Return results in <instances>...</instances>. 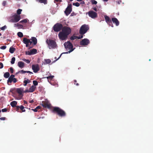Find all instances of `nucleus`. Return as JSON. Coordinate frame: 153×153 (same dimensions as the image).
<instances>
[{
  "label": "nucleus",
  "instance_id": "obj_37",
  "mask_svg": "<svg viewBox=\"0 0 153 153\" xmlns=\"http://www.w3.org/2000/svg\"><path fill=\"white\" fill-rule=\"evenodd\" d=\"M15 58L14 57H13L11 59V63L12 64H13L14 63L15 61Z\"/></svg>",
  "mask_w": 153,
  "mask_h": 153
},
{
  "label": "nucleus",
  "instance_id": "obj_10",
  "mask_svg": "<svg viewBox=\"0 0 153 153\" xmlns=\"http://www.w3.org/2000/svg\"><path fill=\"white\" fill-rule=\"evenodd\" d=\"M72 5L71 4H70L66 8L65 10V13L67 16L72 11Z\"/></svg>",
  "mask_w": 153,
  "mask_h": 153
},
{
  "label": "nucleus",
  "instance_id": "obj_28",
  "mask_svg": "<svg viewBox=\"0 0 153 153\" xmlns=\"http://www.w3.org/2000/svg\"><path fill=\"white\" fill-rule=\"evenodd\" d=\"M30 82V81L28 79L27 80H24L23 81V82L24 84L23 85L24 86H26L28 83H29Z\"/></svg>",
  "mask_w": 153,
  "mask_h": 153
},
{
  "label": "nucleus",
  "instance_id": "obj_15",
  "mask_svg": "<svg viewBox=\"0 0 153 153\" xmlns=\"http://www.w3.org/2000/svg\"><path fill=\"white\" fill-rule=\"evenodd\" d=\"M15 75L13 74L11 75L10 76L7 81V84L8 85H11V84H10V83L11 84V83L13 82V79Z\"/></svg>",
  "mask_w": 153,
  "mask_h": 153
},
{
  "label": "nucleus",
  "instance_id": "obj_23",
  "mask_svg": "<svg viewBox=\"0 0 153 153\" xmlns=\"http://www.w3.org/2000/svg\"><path fill=\"white\" fill-rule=\"evenodd\" d=\"M16 50V48L11 47L9 49V52L11 53H13Z\"/></svg>",
  "mask_w": 153,
  "mask_h": 153
},
{
  "label": "nucleus",
  "instance_id": "obj_47",
  "mask_svg": "<svg viewBox=\"0 0 153 153\" xmlns=\"http://www.w3.org/2000/svg\"><path fill=\"white\" fill-rule=\"evenodd\" d=\"M16 111L18 112L19 111V109H20V106H16Z\"/></svg>",
  "mask_w": 153,
  "mask_h": 153
},
{
  "label": "nucleus",
  "instance_id": "obj_31",
  "mask_svg": "<svg viewBox=\"0 0 153 153\" xmlns=\"http://www.w3.org/2000/svg\"><path fill=\"white\" fill-rule=\"evenodd\" d=\"M45 61L46 62V64H48L51 63V59H45Z\"/></svg>",
  "mask_w": 153,
  "mask_h": 153
},
{
  "label": "nucleus",
  "instance_id": "obj_4",
  "mask_svg": "<svg viewBox=\"0 0 153 153\" xmlns=\"http://www.w3.org/2000/svg\"><path fill=\"white\" fill-rule=\"evenodd\" d=\"M46 42L48 45V48L50 49H55L57 47L56 42L54 40L51 39H47Z\"/></svg>",
  "mask_w": 153,
  "mask_h": 153
},
{
  "label": "nucleus",
  "instance_id": "obj_45",
  "mask_svg": "<svg viewBox=\"0 0 153 153\" xmlns=\"http://www.w3.org/2000/svg\"><path fill=\"white\" fill-rule=\"evenodd\" d=\"M17 81V79L16 78H14V77L13 79V82L14 83H15Z\"/></svg>",
  "mask_w": 153,
  "mask_h": 153
},
{
  "label": "nucleus",
  "instance_id": "obj_11",
  "mask_svg": "<svg viewBox=\"0 0 153 153\" xmlns=\"http://www.w3.org/2000/svg\"><path fill=\"white\" fill-rule=\"evenodd\" d=\"M41 105L45 108H51V104L48 101H42Z\"/></svg>",
  "mask_w": 153,
  "mask_h": 153
},
{
  "label": "nucleus",
  "instance_id": "obj_25",
  "mask_svg": "<svg viewBox=\"0 0 153 153\" xmlns=\"http://www.w3.org/2000/svg\"><path fill=\"white\" fill-rule=\"evenodd\" d=\"M32 55L35 54L37 53V50L35 49H33L30 50Z\"/></svg>",
  "mask_w": 153,
  "mask_h": 153
},
{
  "label": "nucleus",
  "instance_id": "obj_60",
  "mask_svg": "<svg viewBox=\"0 0 153 153\" xmlns=\"http://www.w3.org/2000/svg\"><path fill=\"white\" fill-rule=\"evenodd\" d=\"M19 73H20V71H19L18 72H16V74L17 75V74H19Z\"/></svg>",
  "mask_w": 153,
  "mask_h": 153
},
{
  "label": "nucleus",
  "instance_id": "obj_35",
  "mask_svg": "<svg viewBox=\"0 0 153 153\" xmlns=\"http://www.w3.org/2000/svg\"><path fill=\"white\" fill-rule=\"evenodd\" d=\"M54 77V76L52 75H50L49 76L46 77L47 78L48 80H52Z\"/></svg>",
  "mask_w": 153,
  "mask_h": 153
},
{
  "label": "nucleus",
  "instance_id": "obj_64",
  "mask_svg": "<svg viewBox=\"0 0 153 153\" xmlns=\"http://www.w3.org/2000/svg\"><path fill=\"white\" fill-rule=\"evenodd\" d=\"M70 0V1H72L73 0Z\"/></svg>",
  "mask_w": 153,
  "mask_h": 153
},
{
  "label": "nucleus",
  "instance_id": "obj_9",
  "mask_svg": "<svg viewBox=\"0 0 153 153\" xmlns=\"http://www.w3.org/2000/svg\"><path fill=\"white\" fill-rule=\"evenodd\" d=\"M89 16L92 19H95L97 17V13L92 10H91L88 13Z\"/></svg>",
  "mask_w": 153,
  "mask_h": 153
},
{
  "label": "nucleus",
  "instance_id": "obj_52",
  "mask_svg": "<svg viewBox=\"0 0 153 153\" xmlns=\"http://www.w3.org/2000/svg\"><path fill=\"white\" fill-rule=\"evenodd\" d=\"M0 119L1 120H5L6 119V118L5 117H2L0 118Z\"/></svg>",
  "mask_w": 153,
  "mask_h": 153
},
{
  "label": "nucleus",
  "instance_id": "obj_20",
  "mask_svg": "<svg viewBox=\"0 0 153 153\" xmlns=\"http://www.w3.org/2000/svg\"><path fill=\"white\" fill-rule=\"evenodd\" d=\"M36 87L34 85H32L29 89L30 92H32L34 91Z\"/></svg>",
  "mask_w": 153,
  "mask_h": 153
},
{
  "label": "nucleus",
  "instance_id": "obj_30",
  "mask_svg": "<svg viewBox=\"0 0 153 153\" xmlns=\"http://www.w3.org/2000/svg\"><path fill=\"white\" fill-rule=\"evenodd\" d=\"M17 35L20 38L22 37L23 36L22 33L20 32L17 33Z\"/></svg>",
  "mask_w": 153,
  "mask_h": 153
},
{
  "label": "nucleus",
  "instance_id": "obj_24",
  "mask_svg": "<svg viewBox=\"0 0 153 153\" xmlns=\"http://www.w3.org/2000/svg\"><path fill=\"white\" fill-rule=\"evenodd\" d=\"M41 108H42L41 107L39 106H37L35 109H32L31 110L34 111V112H37L38 111V109H41Z\"/></svg>",
  "mask_w": 153,
  "mask_h": 153
},
{
  "label": "nucleus",
  "instance_id": "obj_13",
  "mask_svg": "<svg viewBox=\"0 0 153 153\" xmlns=\"http://www.w3.org/2000/svg\"><path fill=\"white\" fill-rule=\"evenodd\" d=\"M23 43L26 45V47H29V43L30 45L32 43V42H31L30 39H27L26 38H23Z\"/></svg>",
  "mask_w": 153,
  "mask_h": 153
},
{
  "label": "nucleus",
  "instance_id": "obj_26",
  "mask_svg": "<svg viewBox=\"0 0 153 153\" xmlns=\"http://www.w3.org/2000/svg\"><path fill=\"white\" fill-rule=\"evenodd\" d=\"M25 107L22 105L20 106V109L21 110V111H20L19 112L22 113V112H24L25 111V110L24 109Z\"/></svg>",
  "mask_w": 153,
  "mask_h": 153
},
{
  "label": "nucleus",
  "instance_id": "obj_29",
  "mask_svg": "<svg viewBox=\"0 0 153 153\" xmlns=\"http://www.w3.org/2000/svg\"><path fill=\"white\" fill-rule=\"evenodd\" d=\"M39 2L41 3H43L45 4H46L47 3V1L46 0H37Z\"/></svg>",
  "mask_w": 153,
  "mask_h": 153
},
{
  "label": "nucleus",
  "instance_id": "obj_62",
  "mask_svg": "<svg viewBox=\"0 0 153 153\" xmlns=\"http://www.w3.org/2000/svg\"><path fill=\"white\" fill-rule=\"evenodd\" d=\"M1 35V33H0V36Z\"/></svg>",
  "mask_w": 153,
  "mask_h": 153
},
{
  "label": "nucleus",
  "instance_id": "obj_48",
  "mask_svg": "<svg viewBox=\"0 0 153 153\" xmlns=\"http://www.w3.org/2000/svg\"><path fill=\"white\" fill-rule=\"evenodd\" d=\"M6 4V1H4L3 2L2 4L3 6H5Z\"/></svg>",
  "mask_w": 153,
  "mask_h": 153
},
{
  "label": "nucleus",
  "instance_id": "obj_5",
  "mask_svg": "<svg viewBox=\"0 0 153 153\" xmlns=\"http://www.w3.org/2000/svg\"><path fill=\"white\" fill-rule=\"evenodd\" d=\"M20 19L21 17L20 15L15 14L9 17V22L11 23H16L19 22Z\"/></svg>",
  "mask_w": 153,
  "mask_h": 153
},
{
  "label": "nucleus",
  "instance_id": "obj_56",
  "mask_svg": "<svg viewBox=\"0 0 153 153\" xmlns=\"http://www.w3.org/2000/svg\"><path fill=\"white\" fill-rule=\"evenodd\" d=\"M83 37V36L82 35H81L80 36H79V37L78 36V38H77V39H81Z\"/></svg>",
  "mask_w": 153,
  "mask_h": 153
},
{
  "label": "nucleus",
  "instance_id": "obj_12",
  "mask_svg": "<svg viewBox=\"0 0 153 153\" xmlns=\"http://www.w3.org/2000/svg\"><path fill=\"white\" fill-rule=\"evenodd\" d=\"M104 18L107 23L109 26H111L112 27H113V25L112 23L111 20L109 17L107 15H105L104 16Z\"/></svg>",
  "mask_w": 153,
  "mask_h": 153
},
{
  "label": "nucleus",
  "instance_id": "obj_17",
  "mask_svg": "<svg viewBox=\"0 0 153 153\" xmlns=\"http://www.w3.org/2000/svg\"><path fill=\"white\" fill-rule=\"evenodd\" d=\"M30 40H31V42H32V43L33 42L34 45H35L37 43V39L36 37H32Z\"/></svg>",
  "mask_w": 153,
  "mask_h": 153
},
{
  "label": "nucleus",
  "instance_id": "obj_19",
  "mask_svg": "<svg viewBox=\"0 0 153 153\" xmlns=\"http://www.w3.org/2000/svg\"><path fill=\"white\" fill-rule=\"evenodd\" d=\"M17 93L19 94V95L21 96L22 97L23 95L22 93V90L21 88H18L16 89V90Z\"/></svg>",
  "mask_w": 153,
  "mask_h": 153
},
{
  "label": "nucleus",
  "instance_id": "obj_59",
  "mask_svg": "<svg viewBox=\"0 0 153 153\" xmlns=\"http://www.w3.org/2000/svg\"><path fill=\"white\" fill-rule=\"evenodd\" d=\"M33 102H34L33 100H31L30 101H29V102L30 103H33Z\"/></svg>",
  "mask_w": 153,
  "mask_h": 153
},
{
  "label": "nucleus",
  "instance_id": "obj_39",
  "mask_svg": "<svg viewBox=\"0 0 153 153\" xmlns=\"http://www.w3.org/2000/svg\"><path fill=\"white\" fill-rule=\"evenodd\" d=\"M33 84L34 85H33L35 86L37 85L38 84V82L36 80L33 81Z\"/></svg>",
  "mask_w": 153,
  "mask_h": 153
},
{
  "label": "nucleus",
  "instance_id": "obj_44",
  "mask_svg": "<svg viewBox=\"0 0 153 153\" xmlns=\"http://www.w3.org/2000/svg\"><path fill=\"white\" fill-rule=\"evenodd\" d=\"M6 47H7L6 46H1L0 47V48L2 50H4L6 48Z\"/></svg>",
  "mask_w": 153,
  "mask_h": 153
},
{
  "label": "nucleus",
  "instance_id": "obj_27",
  "mask_svg": "<svg viewBox=\"0 0 153 153\" xmlns=\"http://www.w3.org/2000/svg\"><path fill=\"white\" fill-rule=\"evenodd\" d=\"M10 75L9 72H6L4 74V76L5 78H7L10 77Z\"/></svg>",
  "mask_w": 153,
  "mask_h": 153
},
{
  "label": "nucleus",
  "instance_id": "obj_22",
  "mask_svg": "<svg viewBox=\"0 0 153 153\" xmlns=\"http://www.w3.org/2000/svg\"><path fill=\"white\" fill-rule=\"evenodd\" d=\"M20 73H21L22 74H25L26 73H29L30 74H33V73L32 72H31L30 71H24L23 70H22L20 71Z\"/></svg>",
  "mask_w": 153,
  "mask_h": 153
},
{
  "label": "nucleus",
  "instance_id": "obj_63",
  "mask_svg": "<svg viewBox=\"0 0 153 153\" xmlns=\"http://www.w3.org/2000/svg\"><path fill=\"white\" fill-rule=\"evenodd\" d=\"M32 48V47H30V48H29V49H30V48Z\"/></svg>",
  "mask_w": 153,
  "mask_h": 153
},
{
  "label": "nucleus",
  "instance_id": "obj_40",
  "mask_svg": "<svg viewBox=\"0 0 153 153\" xmlns=\"http://www.w3.org/2000/svg\"><path fill=\"white\" fill-rule=\"evenodd\" d=\"M74 5H75L76 7H79L80 5V4L78 2H76L75 3H74L73 4Z\"/></svg>",
  "mask_w": 153,
  "mask_h": 153
},
{
  "label": "nucleus",
  "instance_id": "obj_32",
  "mask_svg": "<svg viewBox=\"0 0 153 153\" xmlns=\"http://www.w3.org/2000/svg\"><path fill=\"white\" fill-rule=\"evenodd\" d=\"M27 22V19H25L19 22L21 23H26Z\"/></svg>",
  "mask_w": 153,
  "mask_h": 153
},
{
  "label": "nucleus",
  "instance_id": "obj_21",
  "mask_svg": "<svg viewBox=\"0 0 153 153\" xmlns=\"http://www.w3.org/2000/svg\"><path fill=\"white\" fill-rule=\"evenodd\" d=\"M10 104L12 107H15L16 106V105L17 104V102L15 101H13L11 102Z\"/></svg>",
  "mask_w": 153,
  "mask_h": 153
},
{
  "label": "nucleus",
  "instance_id": "obj_1",
  "mask_svg": "<svg viewBox=\"0 0 153 153\" xmlns=\"http://www.w3.org/2000/svg\"><path fill=\"white\" fill-rule=\"evenodd\" d=\"M71 30L70 27L67 26L63 27L62 31L59 33L58 36L60 39L65 40L71 33Z\"/></svg>",
  "mask_w": 153,
  "mask_h": 153
},
{
  "label": "nucleus",
  "instance_id": "obj_16",
  "mask_svg": "<svg viewBox=\"0 0 153 153\" xmlns=\"http://www.w3.org/2000/svg\"><path fill=\"white\" fill-rule=\"evenodd\" d=\"M111 20L116 25L118 26L119 24V22L117 19L116 18H112Z\"/></svg>",
  "mask_w": 153,
  "mask_h": 153
},
{
  "label": "nucleus",
  "instance_id": "obj_34",
  "mask_svg": "<svg viewBox=\"0 0 153 153\" xmlns=\"http://www.w3.org/2000/svg\"><path fill=\"white\" fill-rule=\"evenodd\" d=\"M78 36H73L71 37L70 38V39L72 40H74L75 39H77Z\"/></svg>",
  "mask_w": 153,
  "mask_h": 153
},
{
  "label": "nucleus",
  "instance_id": "obj_33",
  "mask_svg": "<svg viewBox=\"0 0 153 153\" xmlns=\"http://www.w3.org/2000/svg\"><path fill=\"white\" fill-rule=\"evenodd\" d=\"M14 25L16 27H19L20 28H22L23 27V26L22 25H21L19 23L15 24Z\"/></svg>",
  "mask_w": 153,
  "mask_h": 153
},
{
  "label": "nucleus",
  "instance_id": "obj_54",
  "mask_svg": "<svg viewBox=\"0 0 153 153\" xmlns=\"http://www.w3.org/2000/svg\"><path fill=\"white\" fill-rule=\"evenodd\" d=\"M59 1L61 2L62 0H54V2L55 3V2H58Z\"/></svg>",
  "mask_w": 153,
  "mask_h": 153
},
{
  "label": "nucleus",
  "instance_id": "obj_46",
  "mask_svg": "<svg viewBox=\"0 0 153 153\" xmlns=\"http://www.w3.org/2000/svg\"><path fill=\"white\" fill-rule=\"evenodd\" d=\"M1 111L2 112H6L7 111V109L6 108H4L1 110Z\"/></svg>",
  "mask_w": 153,
  "mask_h": 153
},
{
  "label": "nucleus",
  "instance_id": "obj_36",
  "mask_svg": "<svg viewBox=\"0 0 153 153\" xmlns=\"http://www.w3.org/2000/svg\"><path fill=\"white\" fill-rule=\"evenodd\" d=\"M22 10L21 9H18L17 11V15H19L20 14H21V12L22 11Z\"/></svg>",
  "mask_w": 153,
  "mask_h": 153
},
{
  "label": "nucleus",
  "instance_id": "obj_42",
  "mask_svg": "<svg viewBox=\"0 0 153 153\" xmlns=\"http://www.w3.org/2000/svg\"><path fill=\"white\" fill-rule=\"evenodd\" d=\"M7 28V27L5 25L1 27H0V28L2 30H4L5 29H6Z\"/></svg>",
  "mask_w": 153,
  "mask_h": 153
},
{
  "label": "nucleus",
  "instance_id": "obj_53",
  "mask_svg": "<svg viewBox=\"0 0 153 153\" xmlns=\"http://www.w3.org/2000/svg\"><path fill=\"white\" fill-rule=\"evenodd\" d=\"M24 105H25V106H26V105H25V104H27V102L25 101V100H24Z\"/></svg>",
  "mask_w": 153,
  "mask_h": 153
},
{
  "label": "nucleus",
  "instance_id": "obj_57",
  "mask_svg": "<svg viewBox=\"0 0 153 153\" xmlns=\"http://www.w3.org/2000/svg\"><path fill=\"white\" fill-rule=\"evenodd\" d=\"M80 4H85V2L84 1H81Z\"/></svg>",
  "mask_w": 153,
  "mask_h": 153
},
{
  "label": "nucleus",
  "instance_id": "obj_51",
  "mask_svg": "<svg viewBox=\"0 0 153 153\" xmlns=\"http://www.w3.org/2000/svg\"><path fill=\"white\" fill-rule=\"evenodd\" d=\"M74 84L75 85H76L77 86H78L79 85V84L78 83H76L77 82V81L76 80H74Z\"/></svg>",
  "mask_w": 153,
  "mask_h": 153
},
{
  "label": "nucleus",
  "instance_id": "obj_18",
  "mask_svg": "<svg viewBox=\"0 0 153 153\" xmlns=\"http://www.w3.org/2000/svg\"><path fill=\"white\" fill-rule=\"evenodd\" d=\"M18 66L21 68H22L25 66V63L22 61H19L18 63Z\"/></svg>",
  "mask_w": 153,
  "mask_h": 153
},
{
  "label": "nucleus",
  "instance_id": "obj_3",
  "mask_svg": "<svg viewBox=\"0 0 153 153\" xmlns=\"http://www.w3.org/2000/svg\"><path fill=\"white\" fill-rule=\"evenodd\" d=\"M52 112L60 117H65L66 115L65 111L59 107H53Z\"/></svg>",
  "mask_w": 153,
  "mask_h": 153
},
{
  "label": "nucleus",
  "instance_id": "obj_41",
  "mask_svg": "<svg viewBox=\"0 0 153 153\" xmlns=\"http://www.w3.org/2000/svg\"><path fill=\"white\" fill-rule=\"evenodd\" d=\"M25 54L26 55H32V54L31 53V51H27L25 52Z\"/></svg>",
  "mask_w": 153,
  "mask_h": 153
},
{
  "label": "nucleus",
  "instance_id": "obj_8",
  "mask_svg": "<svg viewBox=\"0 0 153 153\" xmlns=\"http://www.w3.org/2000/svg\"><path fill=\"white\" fill-rule=\"evenodd\" d=\"M90 43L89 40L86 38L82 39L80 42V44L81 46H85L87 45Z\"/></svg>",
  "mask_w": 153,
  "mask_h": 153
},
{
  "label": "nucleus",
  "instance_id": "obj_2",
  "mask_svg": "<svg viewBox=\"0 0 153 153\" xmlns=\"http://www.w3.org/2000/svg\"><path fill=\"white\" fill-rule=\"evenodd\" d=\"M64 45L66 49L68 51L69 50L68 52H63L60 55L59 57L57 59H58L60 58L62 55L63 54H67L68 53H70L74 49H73V45L69 41H68L67 42H65L64 44Z\"/></svg>",
  "mask_w": 153,
  "mask_h": 153
},
{
  "label": "nucleus",
  "instance_id": "obj_43",
  "mask_svg": "<svg viewBox=\"0 0 153 153\" xmlns=\"http://www.w3.org/2000/svg\"><path fill=\"white\" fill-rule=\"evenodd\" d=\"M23 60L26 62L27 63H29L30 62V61L28 59H24Z\"/></svg>",
  "mask_w": 153,
  "mask_h": 153
},
{
  "label": "nucleus",
  "instance_id": "obj_58",
  "mask_svg": "<svg viewBox=\"0 0 153 153\" xmlns=\"http://www.w3.org/2000/svg\"><path fill=\"white\" fill-rule=\"evenodd\" d=\"M25 93H27V92H30V91H29V90H25Z\"/></svg>",
  "mask_w": 153,
  "mask_h": 153
},
{
  "label": "nucleus",
  "instance_id": "obj_55",
  "mask_svg": "<svg viewBox=\"0 0 153 153\" xmlns=\"http://www.w3.org/2000/svg\"><path fill=\"white\" fill-rule=\"evenodd\" d=\"M93 9L95 11H97V8L96 7H94L93 8Z\"/></svg>",
  "mask_w": 153,
  "mask_h": 153
},
{
  "label": "nucleus",
  "instance_id": "obj_49",
  "mask_svg": "<svg viewBox=\"0 0 153 153\" xmlns=\"http://www.w3.org/2000/svg\"><path fill=\"white\" fill-rule=\"evenodd\" d=\"M10 69L11 73H13V68L12 67H10Z\"/></svg>",
  "mask_w": 153,
  "mask_h": 153
},
{
  "label": "nucleus",
  "instance_id": "obj_61",
  "mask_svg": "<svg viewBox=\"0 0 153 153\" xmlns=\"http://www.w3.org/2000/svg\"><path fill=\"white\" fill-rule=\"evenodd\" d=\"M104 1H107L108 0H103Z\"/></svg>",
  "mask_w": 153,
  "mask_h": 153
},
{
  "label": "nucleus",
  "instance_id": "obj_14",
  "mask_svg": "<svg viewBox=\"0 0 153 153\" xmlns=\"http://www.w3.org/2000/svg\"><path fill=\"white\" fill-rule=\"evenodd\" d=\"M32 68L33 71L35 73H37L39 70V67L38 64L33 65L32 66Z\"/></svg>",
  "mask_w": 153,
  "mask_h": 153
},
{
  "label": "nucleus",
  "instance_id": "obj_50",
  "mask_svg": "<svg viewBox=\"0 0 153 153\" xmlns=\"http://www.w3.org/2000/svg\"><path fill=\"white\" fill-rule=\"evenodd\" d=\"M3 67V65L2 63L0 62V68H2Z\"/></svg>",
  "mask_w": 153,
  "mask_h": 153
},
{
  "label": "nucleus",
  "instance_id": "obj_6",
  "mask_svg": "<svg viewBox=\"0 0 153 153\" xmlns=\"http://www.w3.org/2000/svg\"><path fill=\"white\" fill-rule=\"evenodd\" d=\"M89 29V27L88 25H84L80 28L79 31V33L81 35H83L85 34Z\"/></svg>",
  "mask_w": 153,
  "mask_h": 153
},
{
  "label": "nucleus",
  "instance_id": "obj_38",
  "mask_svg": "<svg viewBox=\"0 0 153 153\" xmlns=\"http://www.w3.org/2000/svg\"><path fill=\"white\" fill-rule=\"evenodd\" d=\"M91 2L92 4H96L97 3V2L95 0H91Z\"/></svg>",
  "mask_w": 153,
  "mask_h": 153
},
{
  "label": "nucleus",
  "instance_id": "obj_7",
  "mask_svg": "<svg viewBox=\"0 0 153 153\" xmlns=\"http://www.w3.org/2000/svg\"><path fill=\"white\" fill-rule=\"evenodd\" d=\"M63 27V25L62 24L57 23L53 26V30L55 32H59L62 29Z\"/></svg>",
  "mask_w": 153,
  "mask_h": 153
}]
</instances>
